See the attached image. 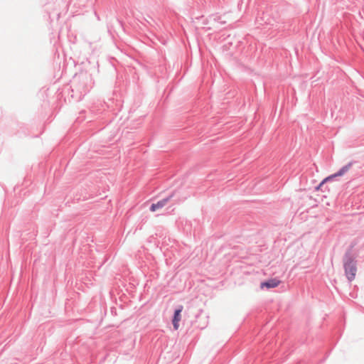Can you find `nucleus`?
I'll use <instances>...</instances> for the list:
<instances>
[{"label":"nucleus","mask_w":364,"mask_h":364,"mask_svg":"<svg viewBox=\"0 0 364 364\" xmlns=\"http://www.w3.org/2000/svg\"><path fill=\"white\" fill-rule=\"evenodd\" d=\"M353 245H351L345 252L343 257V265L345 275L349 282L355 279L357 273L356 257L353 254Z\"/></svg>","instance_id":"nucleus-1"},{"label":"nucleus","mask_w":364,"mask_h":364,"mask_svg":"<svg viewBox=\"0 0 364 364\" xmlns=\"http://www.w3.org/2000/svg\"><path fill=\"white\" fill-rule=\"evenodd\" d=\"M90 79L86 75L75 77L72 82V92L76 91L79 95L78 98L81 100L91 89L88 85Z\"/></svg>","instance_id":"nucleus-2"},{"label":"nucleus","mask_w":364,"mask_h":364,"mask_svg":"<svg viewBox=\"0 0 364 364\" xmlns=\"http://www.w3.org/2000/svg\"><path fill=\"white\" fill-rule=\"evenodd\" d=\"M183 309V305H178L174 310V313L172 318V324L174 330H178L179 328V321L181 319V312Z\"/></svg>","instance_id":"nucleus-3"},{"label":"nucleus","mask_w":364,"mask_h":364,"mask_svg":"<svg viewBox=\"0 0 364 364\" xmlns=\"http://www.w3.org/2000/svg\"><path fill=\"white\" fill-rule=\"evenodd\" d=\"M280 284V280L277 278L269 279L261 283V288L272 289L277 287Z\"/></svg>","instance_id":"nucleus-4"},{"label":"nucleus","mask_w":364,"mask_h":364,"mask_svg":"<svg viewBox=\"0 0 364 364\" xmlns=\"http://www.w3.org/2000/svg\"><path fill=\"white\" fill-rule=\"evenodd\" d=\"M355 164V161H350L349 163H348L347 164H346L345 166H343V167H341L337 172V175L338 176H342L343 175H344L346 173H347L350 168L352 167L353 164Z\"/></svg>","instance_id":"nucleus-5"},{"label":"nucleus","mask_w":364,"mask_h":364,"mask_svg":"<svg viewBox=\"0 0 364 364\" xmlns=\"http://www.w3.org/2000/svg\"><path fill=\"white\" fill-rule=\"evenodd\" d=\"M173 193L171 195L168 196L167 197L159 200L157 203H154L156 206L157 209L162 208L164 207L167 203L171 199V198L173 196Z\"/></svg>","instance_id":"nucleus-6"},{"label":"nucleus","mask_w":364,"mask_h":364,"mask_svg":"<svg viewBox=\"0 0 364 364\" xmlns=\"http://www.w3.org/2000/svg\"><path fill=\"white\" fill-rule=\"evenodd\" d=\"M336 177H338V176L337 175L336 173H333V174H331L328 176H327L326 178H325L321 183L320 184L318 185V186L316 188L317 189L320 188V187H321L326 182H328V181H333L334 178H336Z\"/></svg>","instance_id":"nucleus-7"},{"label":"nucleus","mask_w":364,"mask_h":364,"mask_svg":"<svg viewBox=\"0 0 364 364\" xmlns=\"http://www.w3.org/2000/svg\"><path fill=\"white\" fill-rule=\"evenodd\" d=\"M149 210L151 211V212H154L156 211L157 209L156 206L155 205L154 203H152L149 208Z\"/></svg>","instance_id":"nucleus-8"}]
</instances>
